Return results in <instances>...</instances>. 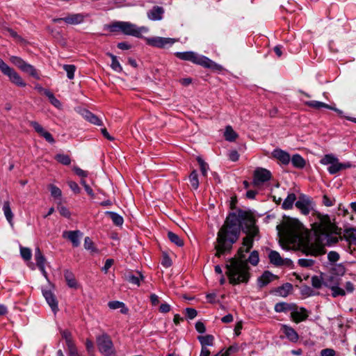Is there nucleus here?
Here are the masks:
<instances>
[{
	"label": "nucleus",
	"mask_w": 356,
	"mask_h": 356,
	"mask_svg": "<svg viewBox=\"0 0 356 356\" xmlns=\"http://www.w3.org/2000/svg\"><path fill=\"white\" fill-rule=\"evenodd\" d=\"M30 125L35 129V131L42 137H43L47 142L54 143L55 140L52 135L46 131L38 122L31 121Z\"/></svg>",
	"instance_id": "13"
},
{
	"label": "nucleus",
	"mask_w": 356,
	"mask_h": 356,
	"mask_svg": "<svg viewBox=\"0 0 356 356\" xmlns=\"http://www.w3.org/2000/svg\"><path fill=\"white\" fill-rule=\"evenodd\" d=\"M281 330L285 334L286 337L291 342H296L299 339V336L296 331L287 325H282Z\"/></svg>",
	"instance_id": "21"
},
{
	"label": "nucleus",
	"mask_w": 356,
	"mask_h": 356,
	"mask_svg": "<svg viewBox=\"0 0 356 356\" xmlns=\"http://www.w3.org/2000/svg\"><path fill=\"white\" fill-rule=\"evenodd\" d=\"M3 213L5 215V217L6 218V220H8V222H9V224L13 226V213L11 211V208H10V202L9 201H5L4 203H3Z\"/></svg>",
	"instance_id": "25"
},
{
	"label": "nucleus",
	"mask_w": 356,
	"mask_h": 356,
	"mask_svg": "<svg viewBox=\"0 0 356 356\" xmlns=\"http://www.w3.org/2000/svg\"><path fill=\"white\" fill-rule=\"evenodd\" d=\"M332 296L334 298L337 296H344L346 295V291L339 286L336 285L335 286H331Z\"/></svg>",
	"instance_id": "46"
},
{
	"label": "nucleus",
	"mask_w": 356,
	"mask_h": 356,
	"mask_svg": "<svg viewBox=\"0 0 356 356\" xmlns=\"http://www.w3.org/2000/svg\"><path fill=\"white\" fill-rule=\"evenodd\" d=\"M97 343L99 351L105 356H111L114 354L113 342L107 334L98 337Z\"/></svg>",
	"instance_id": "6"
},
{
	"label": "nucleus",
	"mask_w": 356,
	"mask_h": 356,
	"mask_svg": "<svg viewBox=\"0 0 356 356\" xmlns=\"http://www.w3.org/2000/svg\"><path fill=\"white\" fill-rule=\"evenodd\" d=\"M114 260L112 259H108L106 260L105 264L102 268V271H104L105 273H106L108 270V269L111 267V266L113 264Z\"/></svg>",
	"instance_id": "62"
},
{
	"label": "nucleus",
	"mask_w": 356,
	"mask_h": 356,
	"mask_svg": "<svg viewBox=\"0 0 356 356\" xmlns=\"http://www.w3.org/2000/svg\"><path fill=\"white\" fill-rule=\"evenodd\" d=\"M0 71L8 76L10 80L15 85L25 87L26 83L21 76L11 67H10L1 58H0Z\"/></svg>",
	"instance_id": "5"
},
{
	"label": "nucleus",
	"mask_w": 356,
	"mask_h": 356,
	"mask_svg": "<svg viewBox=\"0 0 356 356\" xmlns=\"http://www.w3.org/2000/svg\"><path fill=\"white\" fill-rule=\"evenodd\" d=\"M107 55L111 58V68L117 72H122V67L120 65L119 61L118 60L117 56L112 54L111 53H107Z\"/></svg>",
	"instance_id": "35"
},
{
	"label": "nucleus",
	"mask_w": 356,
	"mask_h": 356,
	"mask_svg": "<svg viewBox=\"0 0 356 356\" xmlns=\"http://www.w3.org/2000/svg\"><path fill=\"white\" fill-rule=\"evenodd\" d=\"M340 238L341 240L344 238L350 245H356V228L345 229L343 236Z\"/></svg>",
	"instance_id": "23"
},
{
	"label": "nucleus",
	"mask_w": 356,
	"mask_h": 356,
	"mask_svg": "<svg viewBox=\"0 0 356 356\" xmlns=\"http://www.w3.org/2000/svg\"><path fill=\"white\" fill-rule=\"evenodd\" d=\"M294 308V305H291L286 302H278L275 305V311L276 312H286L288 311L293 310Z\"/></svg>",
	"instance_id": "31"
},
{
	"label": "nucleus",
	"mask_w": 356,
	"mask_h": 356,
	"mask_svg": "<svg viewBox=\"0 0 356 356\" xmlns=\"http://www.w3.org/2000/svg\"><path fill=\"white\" fill-rule=\"evenodd\" d=\"M163 13L164 9L161 6H156L149 10L147 15L150 20L159 21L162 19Z\"/></svg>",
	"instance_id": "18"
},
{
	"label": "nucleus",
	"mask_w": 356,
	"mask_h": 356,
	"mask_svg": "<svg viewBox=\"0 0 356 356\" xmlns=\"http://www.w3.org/2000/svg\"><path fill=\"white\" fill-rule=\"evenodd\" d=\"M238 350V345L235 344V345H232V346H230L227 350L226 351L221 354L220 356H229L232 353H236L237 351Z\"/></svg>",
	"instance_id": "55"
},
{
	"label": "nucleus",
	"mask_w": 356,
	"mask_h": 356,
	"mask_svg": "<svg viewBox=\"0 0 356 356\" xmlns=\"http://www.w3.org/2000/svg\"><path fill=\"white\" fill-rule=\"evenodd\" d=\"M161 264L164 267L168 268V267L171 266V265H172V260L170 259V258L167 254H165L163 257Z\"/></svg>",
	"instance_id": "61"
},
{
	"label": "nucleus",
	"mask_w": 356,
	"mask_h": 356,
	"mask_svg": "<svg viewBox=\"0 0 356 356\" xmlns=\"http://www.w3.org/2000/svg\"><path fill=\"white\" fill-rule=\"evenodd\" d=\"M296 200V196L294 193H290L282 203V208L284 209H290L293 207V204Z\"/></svg>",
	"instance_id": "32"
},
{
	"label": "nucleus",
	"mask_w": 356,
	"mask_h": 356,
	"mask_svg": "<svg viewBox=\"0 0 356 356\" xmlns=\"http://www.w3.org/2000/svg\"><path fill=\"white\" fill-rule=\"evenodd\" d=\"M106 215L108 216L111 218L113 222L117 226H120L124 222L123 218L117 213L106 211Z\"/></svg>",
	"instance_id": "33"
},
{
	"label": "nucleus",
	"mask_w": 356,
	"mask_h": 356,
	"mask_svg": "<svg viewBox=\"0 0 356 356\" xmlns=\"http://www.w3.org/2000/svg\"><path fill=\"white\" fill-rule=\"evenodd\" d=\"M323 284V279L318 276H313L312 277V285L316 289H320Z\"/></svg>",
	"instance_id": "53"
},
{
	"label": "nucleus",
	"mask_w": 356,
	"mask_h": 356,
	"mask_svg": "<svg viewBox=\"0 0 356 356\" xmlns=\"http://www.w3.org/2000/svg\"><path fill=\"white\" fill-rule=\"evenodd\" d=\"M35 259L38 267L45 265L46 259L38 247L35 250Z\"/></svg>",
	"instance_id": "34"
},
{
	"label": "nucleus",
	"mask_w": 356,
	"mask_h": 356,
	"mask_svg": "<svg viewBox=\"0 0 356 356\" xmlns=\"http://www.w3.org/2000/svg\"><path fill=\"white\" fill-rule=\"evenodd\" d=\"M224 136L225 139L230 142L234 141L238 137V134L230 126L226 127Z\"/></svg>",
	"instance_id": "37"
},
{
	"label": "nucleus",
	"mask_w": 356,
	"mask_h": 356,
	"mask_svg": "<svg viewBox=\"0 0 356 356\" xmlns=\"http://www.w3.org/2000/svg\"><path fill=\"white\" fill-rule=\"evenodd\" d=\"M144 278L143 275L140 272H136V275L129 273L125 275V279L129 282L140 286V281Z\"/></svg>",
	"instance_id": "26"
},
{
	"label": "nucleus",
	"mask_w": 356,
	"mask_h": 356,
	"mask_svg": "<svg viewBox=\"0 0 356 356\" xmlns=\"http://www.w3.org/2000/svg\"><path fill=\"white\" fill-rule=\"evenodd\" d=\"M272 154L274 158L279 160L284 165H287L290 162L291 158L289 154L282 149H275Z\"/></svg>",
	"instance_id": "22"
},
{
	"label": "nucleus",
	"mask_w": 356,
	"mask_h": 356,
	"mask_svg": "<svg viewBox=\"0 0 356 356\" xmlns=\"http://www.w3.org/2000/svg\"><path fill=\"white\" fill-rule=\"evenodd\" d=\"M268 258L270 263L275 266H291L293 261L289 259H283L280 253L275 250H268Z\"/></svg>",
	"instance_id": "10"
},
{
	"label": "nucleus",
	"mask_w": 356,
	"mask_h": 356,
	"mask_svg": "<svg viewBox=\"0 0 356 356\" xmlns=\"http://www.w3.org/2000/svg\"><path fill=\"white\" fill-rule=\"evenodd\" d=\"M68 356H82L79 352L75 345L67 348Z\"/></svg>",
	"instance_id": "57"
},
{
	"label": "nucleus",
	"mask_w": 356,
	"mask_h": 356,
	"mask_svg": "<svg viewBox=\"0 0 356 356\" xmlns=\"http://www.w3.org/2000/svg\"><path fill=\"white\" fill-rule=\"evenodd\" d=\"M197 161L200 165V170L204 177L207 176V171L209 170V165L204 162V161L201 157H197Z\"/></svg>",
	"instance_id": "49"
},
{
	"label": "nucleus",
	"mask_w": 356,
	"mask_h": 356,
	"mask_svg": "<svg viewBox=\"0 0 356 356\" xmlns=\"http://www.w3.org/2000/svg\"><path fill=\"white\" fill-rule=\"evenodd\" d=\"M10 60L12 63L19 67L21 70L24 68V66L27 63L22 58L18 56H13L10 58Z\"/></svg>",
	"instance_id": "43"
},
{
	"label": "nucleus",
	"mask_w": 356,
	"mask_h": 356,
	"mask_svg": "<svg viewBox=\"0 0 356 356\" xmlns=\"http://www.w3.org/2000/svg\"><path fill=\"white\" fill-rule=\"evenodd\" d=\"M58 209L59 213H60L61 216H63L65 218L70 217V212L65 207L60 206Z\"/></svg>",
	"instance_id": "63"
},
{
	"label": "nucleus",
	"mask_w": 356,
	"mask_h": 356,
	"mask_svg": "<svg viewBox=\"0 0 356 356\" xmlns=\"http://www.w3.org/2000/svg\"><path fill=\"white\" fill-rule=\"evenodd\" d=\"M270 178L271 173L269 170L265 168H258L254 172L252 185L255 187H259L270 180Z\"/></svg>",
	"instance_id": "9"
},
{
	"label": "nucleus",
	"mask_w": 356,
	"mask_h": 356,
	"mask_svg": "<svg viewBox=\"0 0 356 356\" xmlns=\"http://www.w3.org/2000/svg\"><path fill=\"white\" fill-rule=\"evenodd\" d=\"M120 26L123 33L136 38H141L142 33H147L149 31L148 28L145 26L138 27L136 24L127 22H123Z\"/></svg>",
	"instance_id": "7"
},
{
	"label": "nucleus",
	"mask_w": 356,
	"mask_h": 356,
	"mask_svg": "<svg viewBox=\"0 0 356 356\" xmlns=\"http://www.w3.org/2000/svg\"><path fill=\"white\" fill-rule=\"evenodd\" d=\"M190 184L191 187L196 190L199 187V179H198V175L196 170H193L191 173L189 175L188 177Z\"/></svg>",
	"instance_id": "38"
},
{
	"label": "nucleus",
	"mask_w": 356,
	"mask_h": 356,
	"mask_svg": "<svg viewBox=\"0 0 356 356\" xmlns=\"http://www.w3.org/2000/svg\"><path fill=\"white\" fill-rule=\"evenodd\" d=\"M56 159L60 163L63 165H70L71 163V159L68 155L65 154H57L56 156Z\"/></svg>",
	"instance_id": "51"
},
{
	"label": "nucleus",
	"mask_w": 356,
	"mask_h": 356,
	"mask_svg": "<svg viewBox=\"0 0 356 356\" xmlns=\"http://www.w3.org/2000/svg\"><path fill=\"white\" fill-rule=\"evenodd\" d=\"M277 278V276L270 273L268 270L265 271L257 280L258 285L260 288H262L266 285H268L269 283H270L272 281H273L275 279Z\"/></svg>",
	"instance_id": "19"
},
{
	"label": "nucleus",
	"mask_w": 356,
	"mask_h": 356,
	"mask_svg": "<svg viewBox=\"0 0 356 356\" xmlns=\"http://www.w3.org/2000/svg\"><path fill=\"white\" fill-rule=\"evenodd\" d=\"M62 337L63 339H65L67 348L75 345L73 341L72 334L69 331H67V330L63 331Z\"/></svg>",
	"instance_id": "47"
},
{
	"label": "nucleus",
	"mask_w": 356,
	"mask_h": 356,
	"mask_svg": "<svg viewBox=\"0 0 356 356\" xmlns=\"http://www.w3.org/2000/svg\"><path fill=\"white\" fill-rule=\"evenodd\" d=\"M200 343L202 345V348H207V346H213L214 338L211 334L205 336H199L197 337Z\"/></svg>",
	"instance_id": "30"
},
{
	"label": "nucleus",
	"mask_w": 356,
	"mask_h": 356,
	"mask_svg": "<svg viewBox=\"0 0 356 356\" xmlns=\"http://www.w3.org/2000/svg\"><path fill=\"white\" fill-rule=\"evenodd\" d=\"M175 56L183 60H188L194 64L201 65L205 68L220 72L223 70L222 65L215 63L209 58L200 55L194 51L176 52Z\"/></svg>",
	"instance_id": "3"
},
{
	"label": "nucleus",
	"mask_w": 356,
	"mask_h": 356,
	"mask_svg": "<svg viewBox=\"0 0 356 356\" xmlns=\"http://www.w3.org/2000/svg\"><path fill=\"white\" fill-rule=\"evenodd\" d=\"M65 280L70 288L77 289L78 283L75 279L74 275L69 270L64 271Z\"/></svg>",
	"instance_id": "24"
},
{
	"label": "nucleus",
	"mask_w": 356,
	"mask_h": 356,
	"mask_svg": "<svg viewBox=\"0 0 356 356\" xmlns=\"http://www.w3.org/2000/svg\"><path fill=\"white\" fill-rule=\"evenodd\" d=\"M335 351L333 349L325 348L321 351V356H334Z\"/></svg>",
	"instance_id": "64"
},
{
	"label": "nucleus",
	"mask_w": 356,
	"mask_h": 356,
	"mask_svg": "<svg viewBox=\"0 0 356 356\" xmlns=\"http://www.w3.org/2000/svg\"><path fill=\"white\" fill-rule=\"evenodd\" d=\"M42 295L44 297L47 302L51 307L53 312L54 314H56L58 310V301H57L55 295L54 294V293L50 290L43 289Z\"/></svg>",
	"instance_id": "17"
},
{
	"label": "nucleus",
	"mask_w": 356,
	"mask_h": 356,
	"mask_svg": "<svg viewBox=\"0 0 356 356\" xmlns=\"http://www.w3.org/2000/svg\"><path fill=\"white\" fill-rule=\"evenodd\" d=\"M293 286L290 283H286L282 286L278 288L277 292L283 297H286L289 293L292 290Z\"/></svg>",
	"instance_id": "42"
},
{
	"label": "nucleus",
	"mask_w": 356,
	"mask_h": 356,
	"mask_svg": "<svg viewBox=\"0 0 356 356\" xmlns=\"http://www.w3.org/2000/svg\"><path fill=\"white\" fill-rule=\"evenodd\" d=\"M84 248L87 250L90 251L92 253L97 252V250L95 247L92 241L88 236H86L84 239Z\"/></svg>",
	"instance_id": "44"
},
{
	"label": "nucleus",
	"mask_w": 356,
	"mask_h": 356,
	"mask_svg": "<svg viewBox=\"0 0 356 356\" xmlns=\"http://www.w3.org/2000/svg\"><path fill=\"white\" fill-rule=\"evenodd\" d=\"M67 184H68L69 187L70 188V189L72 191H74L75 193L78 194L80 193L81 189L79 187L78 184L75 181H67Z\"/></svg>",
	"instance_id": "56"
},
{
	"label": "nucleus",
	"mask_w": 356,
	"mask_h": 356,
	"mask_svg": "<svg viewBox=\"0 0 356 356\" xmlns=\"http://www.w3.org/2000/svg\"><path fill=\"white\" fill-rule=\"evenodd\" d=\"M30 125L35 129V131L42 137H43L47 142L54 143L55 140L52 135L46 131L38 122L31 121Z\"/></svg>",
	"instance_id": "14"
},
{
	"label": "nucleus",
	"mask_w": 356,
	"mask_h": 356,
	"mask_svg": "<svg viewBox=\"0 0 356 356\" xmlns=\"http://www.w3.org/2000/svg\"><path fill=\"white\" fill-rule=\"evenodd\" d=\"M83 233L79 230L65 231L63 233V237L70 240L74 247H78L80 245V238Z\"/></svg>",
	"instance_id": "15"
},
{
	"label": "nucleus",
	"mask_w": 356,
	"mask_h": 356,
	"mask_svg": "<svg viewBox=\"0 0 356 356\" xmlns=\"http://www.w3.org/2000/svg\"><path fill=\"white\" fill-rule=\"evenodd\" d=\"M63 69L67 73V76L69 79H73L74 77V72L76 71V66L74 65H64Z\"/></svg>",
	"instance_id": "45"
},
{
	"label": "nucleus",
	"mask_w": 356,
	"mask_h": 356,
	"mask_svg": "<svg viewBox=\"0 0 356 356\" xmlns=\"http://www.w3.org/2000/svg\"><path fill=\"white\" fill-rule=\"evenodd\" d=\"M22 71L29 74V75H31V76H33L37 79H40V76L37 72V70L35 69V67L33 65H31L29 63H26V65L24 66V68L22 69Z\"/></svg>",
	"instance_id": "41"
},
{
	"label": "nucleus",
	"mask_w": 356,
	"mask_h": 356,
	"mask_svg": "<svg viewBox=\"0 0 356 356\" xmlns=\"http://www.w3.org/2000/svg\"><path fill=\"white\" fill-rule=\"evenodd\" d=\"M20 254L25 261H30L31 259L32 253L31 250L29 248L21 247Z\"/></svg>",
	"instance_id": "48"
},
{
	"label": "nucleus",
	"mask_w": 356,
	"mask_h": 356,
	"mask_svg": "<svg viewBox=\"0 0 356 356\" xmlns=\"http://www.w3.org/2000/svg\"><path fill=\"white\" fill-rule=\"evenodd\" d=\"M323 285L331 289V286L340 285L339 278L336 275H330L323 278Z\"/></svg>",
	"instance_id": "28"
},
{
	"label": "nucleus",
	"mask_w": 356,
	"mask_h": 356,
	"mask_svg": "<svg viewBox=\"0 0 356 356\" xmlns=\"http://www.w3.org/2000/svg\"><path fill=\"white\" fill-rule=\"evenodd\" d=\"M291 163L294 167L298 168H302L305 165V161L299 154H295L292 156Z\"/></svg>",
	"instance_id": "36"
},
{
	"label": "nucleus",
	"mask_w": 356,
	"mask_h": 356,
	"mask_svg": "<svg viewBox=\"0 0 356 356\" xmlns=\"http://www.w3.org/2000/svg\"><path fill=\"white\" fill-rule=\"evenodd\" d=\"M49 187L51 196L56 198L61 197L62 192L59 188L52 184L49 185Z\"/></svg>",
	"instance_id": "54"
},
{
	"label": "nucleus",
	"mask_w": 356,
	"mask_h": 356,
	"mask_svg": "<svg viewBox=\"0 0 356 356\" xmlns=\"http://www.w3.org/2000/svg\"><path fill=\"white\" fill-rule=\"evenodd\" d=\"M168 237L172 243H175L177 246L181 247L184 245L183 240L175 233L172 232H168Z\"/></svg>",
	"instance_id": "40"
},
{
	"label": "nucleus",
	"mask_w": 356,
	"mask_h": 356,
	"mask_svg": "<svg viewBox=\"0 0 356 356\" xmlns=\"http://www.w3.org/2000/svg\"><path fill=\"white\" fill-rule=\"evenodd\" d=\"M291 317L296 323H300L307 319L308 312L306 309L301 307L299 309L293 310L291 313Z\"/></svg>",
	"instance_id": "20"
},
{
	"label": "nucleus",
	"mask_w": 356,
	"mask_h": 356,
	"mask_svg": "<svg viewBox=\"0 0 356 356\" xmlns=\"http://www.w3.org/2000/svg\"><path fill=\"white\" fill-rule=\"evenodd\" d=\"M83 115L85 119L90 123L98 126H101L102 124V120L90 111H85Z\"/></svg>",
	"instance_id": "27"
},
{
	"label": "nucleus",
	"mask_w": 356,
	"mask_h": 356,
	"mask_svg": "<svg viewBox=\"0 0 356 356\" xmlns=\"http://www.w3.org/2000/svg\"><path fill=\"white\" fill-rule=\"evenodd\" d=\"M295 205L304 215H307L313 209V203L309 197L305 195L299 196Z\"/></svg>",
	"instance_id": "11"
},
{
	"label": "nucleus",
	"mask_w": 356,
	"mask_h": 356,
	"mask_svg": "<svg viewBox=\"0 0 356 356\" xmlns=\"http://www.w3.org/2000/svg\"><path fill=\"white\" fill-rule=\"evenodd\" d=\"M241 229L247 236L243 240V247L240 248L238 251L239 258H232L229 259V264H226V274L232 284L248 282L250 278L249 266L243 253L250 251L252 247L253 238L259 232L252 215L243 210L229 213L218 232L215 245L216 257H220L222 255L229 253L233 244L237 241Z\"/></svg>",
	"instance_id": "1"
},
{
	"label": "nucleus",
	"mask_w": 356,
	"mask_h": 356,
	"mask_svg": "<svg viewBox=\"0 0 356 356\" xmlns=\"http://www.w3.org/2000/svg\"><path fill=\"white\" fill-rule=\"evenodd\" d=\"M108 305L109 308L111 309H120V312L124 314H127L129 311L128 308L126 307L124 303L122 302L110 301L108 303Z\"/></svg>",
	"instance_id": "29"
},
{
	"label": "nucleus",
	"mask_w": 356,
	"mask_h": 356,
	"mask_svg": "<svg viewBox=\"0 0 356 356\" xmlns=\"http://www.w3.org/2000/svg\"><path fill=\"white\" fill-rule=\"evenodd\" d=\"M145 40L147 44L158 48H163L166 45H172L177 41L173 38L162 37L145 38Z\"/></svg>",
	"instance_id": "12"
},
{
	"label": "nucleus",
	"mask_w": 356,
	"mask_h": 356,
	"mask_svg": "<svg viewBox=\"0 0 356 356\" xmlns=\"http://www.w3.org/2000/svg\"><path fill=\"white\" fill-rule=\"evenodd\" d=\"M279 234L286 242L296 244L302 238V225L296 219H288L282 225L277 226Z\"/></svg>",
	"instance_id": "2"
},
{
	"label": "nucleus",
	"mask_w": 356,
	"mask_h": 356,
	"mask_svg": "<svg viewBox=\"0 0 356 356\" xmlns=\"http://www.w3.org/2000/svg\"><path fill=\"white\" fill-rule=\"evenodd\" d=\"M327 258L331 262H336L339 259V254L337 252L331 251L327 254Z\"/></svg>",
	"instance_id": "58"
},
{
	"label": "nucleus",
	"mask_w": 356,
	"mask_h": 356,
	"mask_svg": "<svg viewBox=\"0 0 356 356\" xmlns=\"http://www.w3.org/2000/svg\"><path fill=\"white\" fill-rule=\"evenodd\" d=\"M87 17V15L83 13H72L68 14L63 19L67 24L76 25L83 22Z\"/></svg>",
	"instance_id": "16"
},
{
	"label": "nucleus",
	"mask_w": 356,
	"mask_h": 356,
	"mask_svg": "<svg viewBox=\"0 0 356 356\" xmlns=\"http://www.w3.org/2000/svg\"><path fill=\"white\" fill-rule=\"evenodd\" d=\"M298 265L301 267H312L314 264V261L310 259H300L298 261Z\"/></svg>",
	"instance_id": "52"
},
{
	"label": "nucleus",
	"mask_w": 356,
	"mask_h": 356,
	"mask_svg": "<svg viewBox=\"0 0 356 356\" xmlns=\"http://www.w3.org/2000/svg\"><path fill=\"white\" fill-rule=\"evenodd\" d=\"M73 170L74 171V172L79 177H82V178H84V177H86L88 175V172L81 169L79 167H74L73 168Z\"/></svg>",
	"instance_id": "60"
},
{
	"label": "nucleus",
	"mask_w": 356,
	"mask_h": 356,
	"mask_svg": "<svg viewBox=\"0 0 356 356\" xmlns=\"http://www.w3.org/2000/svg\"><path fill=\"white\" fill-rule=\"evenodd\" d=\"M313 228L319 235H325L335 232L336 227L331 222L327 215H317V220L314 223Z\"/></svg>",
	"instance_id": "4"
},
{
	"label": "nucleus",
	"mask_w": 356,
	"mask_h": 356,
	"mask_svg": "<svg viewBox=\"0 0 356 356\" xmlns=\"http://www.w3.org/2000/svg\"><path fill=\"white\" fill-rule=\"evenodd\" d=\"M305 104L309 107L314 108L316 109H320L322 108H331V106H330L325 103L318 102V101H315V100L306 102Z\"/></svg>",
	"instance_id": "39"
},
{
	"label": "nucleus",
	"mask_w": 356,
	"mask_h": 356,
	"mask_svg": "<svg viewBox=\"0 0 356 356\" xmlns=\"http://www.w3.org/2000/svg\"><path fill=\"white\" fill-rule=\"evenodd\" d=\"M259 253L257 251H253L250 253L247 262L248 261L250 263L252 266H257L259 263Z\"/></svg>",
	"instance_id": "50"
},
{
	"label": "nucleus",
	"mask_w": 356,
	"mask_h": 356,
	"mask_svg": "<svg viewBox=\"0 0 356 356\" xmlns=\"http://www.w3.org/2000/svg\"><path fill=\"white\" fill-rule=\"evenodd\" d=\"M186 314L188 318L193 319L196 317L197 313V311L193 308H186Z\"/></svg>",
	"instance_id": "59"
},
{
	"label": "nucleus",
	"mask_w": 356,
	"mask_h": 356,
	"mask_svg": "<svg viewBox=\"0 0 356 356\" xmlns=\"http://www.w3.org/2000/svg\"><path fill=\"white\" fill-rule=\"evenodd\" d=\"M321 163L323 165H330L327 171L331 175H334L341 171L340 162L337 157L333 154H325L321 160Z\"/></svg>",
	"instance_id": "8"
}]
</instances>
